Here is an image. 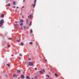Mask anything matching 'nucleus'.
Here are the masks:
<instances>
[{"mask_svg":"<svg viewBox=\"0 0 79 79\" xmlns=\"http://www.w3.org/2000/svg\"><path fill=\"white\" fill-rule=\"evenodd\" d=\"M4 23V20L3 19H2L0 21V27H1L3 26V23Z\"/></svg>","mask_w":79,"mask_h":79,"instance_id":"1","label":"nucleus"},{"mask_svg":"<svg viewBox=\"0 0 79 79\" xmlns=\"http://www.w3.org/2000/svg\"><path fill=\"white\" fill-rule=\"evenodd\" d=\"M29 66H33V63L31 62H30L29 63Z\"/></svg>","mask_w":79,"mask_h":79,"instance_id":"2","label":"nucleus"},{"mask_svg":"<svg viewBox=\"0 0 79 79\" xmlns=\"http://www.w3.org/2000/svg\"><path fill=\"white\" fill-rule=\"evenodd\" d=\"M13 77H17V75L16 74H14L13 75Z\"/></svg>","mask_w":79,"mask_h":79,"instance_id":"3","label":"nucleus"},{"mask_svg":"<svg viewBox=\"0 0 79 79\" xmlns=\"http://www.w3.org/2000/svg\"><path fill=\"white\" fill-rule=\"evenodd\" d=\"M4 17V15L2 14L1 15V18H3Z\"/></svg>","mask_w":79,"mask_h":79,"instance_id":"4","label":"nucleus"},{"mask_svg":"<svg viewBox=\"0 0 79 79\" xmlns=\"http://www.w3.org/2000/svg\"><path fill=\"white\" fill-rule=\"evenodd\" d=\"M21 77L22 78H24V76L23 75H21Z\"/></svg>","mask_w":79,"mask_h":79,"instance_id":"5","label":"nucleus"},{"mask_svg":"<svg viewBox=\"0 0 79 79\" xmlns=\"http://www.w3.org/2000/svg\"><path fill=\"white\" fill-rule=\"evenodd\" d=\"M17 73H21V70H19L17 71Z\"/></svg>","mask_w":79,"mask_h":79,"instance_id":"6","label":"nucleus"},{"mask_svg":"<svg viewBox=\"0 0 79 79\" xmlns=\"http://www.w3.org/2000/svg\"><path fill=\"white\" fill-rule=\"evenodd\" d=\"M13 4L14 5H16V2H13Z\"/></svg>","mask_w":79,"mask_h":79,"instance_id":"7","label":"nucleus"},{"mask_svg":"<svg viewBox=\"0 0 79 79\" xmlns=\"http://www.w3.org/2000/svg\"><path fill=\"white\" fill-rule=\"evenodd\" d=\"M23 21H24L23 20H22V19L20 20V23H23Z\"/></svg>","mask_w":79,"mask_h":79,"instance_id":"8","label":"nucleus"},{"mask_svg":"<svg viewBox=\"0 0 79 79\" xmlns=\"http://www.w3.org/2000/svg\"><path fill=\"white\" fill-rule=\"evenodd\" d=\"M39 73H40V74H43V72L41 71H39Z\"/></svg>","mask_w":79,"mask_h":79,"instance_id":"9","label":"nucleus"},{"mask_svg":"<svg viewBox=\"0 0 79 79\" xmlns=\"http://www.w3.org/2000/svg\"><path fill=\"white\" fill-rule=\"evenodd\" d=\"M9 40H12L13 39V38L12 37L9 38H8Z\"/></svg>","mask_w":79,"mask_h":79,"instance_id":"10","label":"nucleus"},{"mask_svg":"<svg viewBox=\"0 0 79 79\" xmlns=\"http://www.w3.org/2000/svg\"><path fill=\"white\" fill-rule=\"evenodd\" d=\"M21 45H22V46L24 45V43H23L21 42Z\"/></svg>","mask_w":79,"mask_h":79,"instance_id":"11","label":"nucleus"},{"mask_svg":"<svg viewBox=\"0 0 79 79\" xmlns=\"http://www.w3.org/2000/svg\"><path fill=\"white\" fill-rule=\"evenodd\" d=\"M31 25H32V21H31L30 23V26H31Z\"/></svg>","mask_w":79,"mask_h":79,"instance_id":"12","label":"nucleus"},{"mask_svg":"<svg viewBox=\"0 0 79 79\" xmlns=\"http://www.w3.org/2000/svg\"><path fill=\"white\" fill-rule=\"evenodd\" d=\"M26 77L27 79H29V76H27Z\"/></svg>","mask_w":79,"mask_h":79,"instance_id":"13","label":"nucleus"},{"mask_svg":"<svg viewBox=\"0 0 79 79\" xmlns=\"http://www.w3.org/2000/svg\"><path fill=\"white\" fill-rule=\"evenodd\" d=\"M35 4H34L33 5V8H35Z\"/></svg>","mask_w":79,"mask_h":79,"instance_id":"14","label":"nucleus"},{"mask_svg":"<svg viewBox=\"0 0 79 79\" xmlns=\"http://www.w3.org/2000/svg\"><path fill=\"white\" fill-rule=\"evenodd\" d=\"M7 47H8V48L10 47V44L8 45H7Z\"/></svg>","mask_w":79,"mask_h":79,"instance_id":"15","label":"nucleus"},{"mask_svg":"<svg viewBox=\"0 0 79 79\" xmlns=\"http://www.w3.org/2000/svg\"><path fill=\"white\" fill-rule=\"evenodd\" d=\"M31 17H32V15H30L29 18L30 19H31Z\"/></svg>","mask_w":79,"mask_h":79,"instance_id":"16","label":"nucleus"},{"mask_svg":"<svg viewBox=\"0 0 79 79\" xmlns=\"http://www.w3.org/2000/svg\"><path fill=\"white\" fill-rule=\"evenodd\" d=\"M17 42H20V39H19V40H16Z\"/></svg>","mask_w":79,"mask_h":79,"instance_id":"17","label":"nucleus"},{"mask_svg":"<svg viewBox=\"0 0 79 79\" xmlns=\"http://www.w3.org/2000/svg\"><path fill=\"white\" fill-rule=\"evenodd\" d=\"M30 44H31V45H32V44H33V43L32 42H31L30 43Z\"/></svg>","mask_w":79,"mask_h":79,"instance_id":"18","label":"nucleus"},{"mask_svg":"<svg viewBox=\"0 0 79 79\" xmlns=\"http://www.w3.org/2000/svg\"><path fill=\"white\" fill-rule=\"evenodd\" d=\"M55 76H56V77H57V76H58V75H57V74H56V73H55Z\"/></svg>","mask_w":79,"mask_h":79,"instance_id":"19","label":"nucleus"},{"mask_svg":"<svg viewBox=\"0 0 79 79\" xmlns=\"http://www.w3.org/2000/svg\"><path fill=\"white\" fill-rule=\"evenodd\" d=\"M8 6H10V3H9L8 5H7Z\"/></svg>","mask_w":79,"mask_h":79,"instance_id":"20","label":"nucleus"},{"mask_svg":"<svg viewBox=\"0 0 79 79\" xmlns=\"http://www.w3.org/2000/svg\"><path fill=\"white\" fill-rule=\"evenodd\" d=\"M23 25V23H21L20 24V26H21Z\"/></svg>","mask_w":79,"mask_h":79,"instance_id":"21","label":"nucleus"},{"mask_svg":"<svg viewBox=\"0 0 79 79\" xmlns=\"http://www.w3.org/2000/svg\"><path fill=\"white\" fill-rule=\"evenodd\" d=\"M28 60H31V58H28Z\"/></svg>","mask_w":79,"mask_h":79,"instance_id":"22","label":"nucleus"},{"mask_svg":"<svg viewBox=\"0 0 79 79\" xmlns=\"http://www.w3.org/2000/svg\"><path fill=\"white\" fill-rule=\"evenodd\" d=\"M46 76L47 77H50L49 76V75H46Z\"/></svg>","mask_w":79,"mask_h":79,"instance_id":"23","label":"nucleus"},{"mask_svg":"<svg viewBox=\"0 0 79 79\" xmlns=\"http://www.w3.org/2000/svg\"><path fill=\"white\" fill-rule=\"evenodd\" d=\"M30 32H31V33H32V30H31Z\"/></svg>","mask_w":79,"mask_h":79,"instance_id":"24","label":"nucleus"},{"mask_svg":"<svg viewBox=\"0 0 79 79\" xmlns=\"http://www.w3.org/2000/svg\"><path fill=\"white\" fill-rule=\"evenodd\" d=\"M19 55H20V56H22V54H19Z\"/></svg>","mask_w":79,"mask_h":79,"instance_id":"25","label":"nucleus"},{"mask_svg":"<svg viewBox=\"0 0 79 79\" xmlns=\"http://www.w3.org/2000/svg\"><path fill=\"white\" fill-rule=\"evenodd\" d=\"M7 66H8V67H10V65L9 64H7Z\"/></svg>","mask_w":79,"mask_h":79,"instance_id":"26","label":"nucleus"},{"mask_svg":"<svg viewBox=\"0 0 79 79\" xmlns=\"http://www.w3.org/2000/svg\"><path fill=\"white\" fill-rule=\"evenodd\" d=\"M37 68H35V70H37Z\"/></svg>","mask_w":79,"mask_h":79,"instance_id":"27","label":"nucleus"},{"mask_svg":"<svg viewBox=\"0 0 79 79\" xmlns=\"http://www.w3.org/2000/svg\"><path fill=\"white\" fill-rule=\"evenodd\" d=\"M43 72H44V73H45V70L43 69Z\"/></svg>","mask_w":79,"mask_h":79,"instance_id":"28","label":"nucleus"},{"mask_svg":"<svg viewBox=\"0 0 79 79\" xmlns=\"http://www.w3.org/2000/svg\"><path fill=\"white\" fill-rule=\"evenodd\" d=\"M34 3H36V1H34Z\"/></svg>","mask_w":79,"mask_h":79,"instance_id":"29","label":"nucleus"},{"mask_svg":"<svg viewBox=\"0 0 79 79\" xmlns=\"http://www.w3.org/2000/svg\"><path fill=\"white\" fill-rule=\"evenodd\" d=\"M45 61H47V60L46 59H45Z\"/></svg>","mask_w":79,"mask_h":79,"instance_id":"30","label":"nucleus"},{"mask_svg":"<svg viewBox=\"0 0 79 79\" xmlns=\"http://www.w3.org/2000/svg\"><path fill=\"white\" fill-rule=\"evenodd\" d=\"M15 12H17V10H16L15 11Z\"/></svg>","mask_w":79,"mask_h":79,"instance_id":"31","label":"nucleus"},{"mask_svg":"<svg viewBox=\"0 0 79 79\" xmlns=\"http://www.w3.org/2000/svg\"><path fill=\"white\" fill-rule=\"evenodd\" d=\"M27 22H28V20L27 19Z\"/></svg>","mask_w":79,"mask_h":79,"instance_id":"32","label":"nucleus"},{"mask_svg":"<svg viewBox=\"0 0 79 79\" xmlns=\"http://www.w3.org/2000/svg\"><path fill=\"white\" fill-rule=\"evenodd\" d=\"M26 28V27H24V28H25H25Z\"/></svg>","mask_w":79,"mask_h":79,"instance_id":"33","label":"nucleus"},{"mask_svg":"<svg viewBox=\"0 0 79 79\" xmlns=\"http://www.w3.org/2000/svg\"><path fill=\"white\" fill-rule=\"evenodd\" d=\"M15 23H17L18 22H15Z\"/></svg>","mask_w":79,"mask_h":79,"instance_id":"34","label":"nucleus"},{"mask_svg":"<svg viewBox=\"0 0 79 79\" xmlns=\"http://www.w3.org/2000/svg\"><path fill=\"white\" fill-rule=\"evenodd\" d=\"M11 56H13V54L12 55H11Z\"/></svg>","mask_w":79,"mask_h":79,"instance_id":"35","label":"nucleus"},{"mask_svg":"<svg viewBox=\"0 0 79 79\" xmlns=\"http://www.w3.org/2000/svg\"><path fill=\"white\" fill-rule=\"evenodd\" d=\"M25 2V0H23V2Z\"/></svg>","mask_w":79,"mask_h":79,"instance_id":"36","label":"nucleus"},{"mask_svg":"<svg viewBox=\"0 0 79 79\" xmlns=\"http://www.w3.org/2000/svg\"><path fill=\"white\" fill-rule=\"evenodd\" d=\"M14 8H15V6H14Z\"/></svg>","mask_w":79,"mask_h":79,"instance_id":"37","label":"nucleus"},{"mask_svg":"<svg viewBox=\"0 0 79 79\" xmlns=\"http://www.w3.org/2000/svg\"><path fill=\"white\" fill-rule=\"evenodd\" d=\"M20 29H21V30H23V29H22V28H21Z\"/></svg>","mask_w":79,"mask_h":79,"instance_id":"38","label":"nucleus"},{"mask_svg":"<svg viewBox=\"0 0 79 79\" xmlns=\"http://www.w3.org/2000/svg\"><path fill=\"white\" fill-rule=\"evenodd\" d=\"M18 8H19L18 7H17V9H18Z\"/></svg>","mask_w":79,"mask_h":79,"instance_id":"39","label":"nucleus"},{"mask_svg":"<svg viewBox=\"0 0 79 79\" xmlns=\"http://www.w3.org/2000/svg\"><path fill=\"white\" fill-rule=\"evenodd\" d=\"M27 24H28V22H27Z\"/></svg>","mask_w":79,"mask_h":79,"instance_id":"40","label":"nucleus"},{"mask_svg":"<svg viewBox=\"0 0 79 79\" xmlns=\"http://www.w3.org/2000/svg\"><path fill=\"white\" fill-rule=\"evenodd\" d=\"M23 8H24V6H23Z\"/></svg>","mask_w":79,"mask_h":79,"instance_id":"41","label":"nucleus"},{"mask_svg":"<svg viewBox=\"0 0 79 79\" xmlns=\"http://www.w3.org/2000/svg\"><path fill=\"white\" fill-rule=\"evenodd\" d=\"M22 18H24V16H22Z\"/></svg>","mask_w":79,"mask_h":79,"instance_id":"42","label":"nucleus"},{"mask_svg":"<svg viewBox=\"0 0 79 79\" xmlns=\"http://www.w3.org/2000/svg\"><path fill=\"white\" fill-rule=\"evenodd\" d=\"M36 0H35V1H36Z\"/></svg>","mask_w":79,"mask_h":79,"instance_id":"43","label":"nucleus"}]
</instances>
